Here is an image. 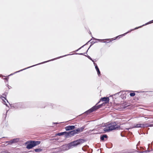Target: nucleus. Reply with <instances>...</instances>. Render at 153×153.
Segmentation results:
<instances>
[{"mask_svg":"<svg viewBox=\"0 0 153 153\" xmlns=\"http://www.w3.org/2000/svg\"><path fill=\"white\" fill-rule=\"evenodd\" d=\"M86 141L83 139H79L73 141L68 144H66L62 146L61 147L62 150L63 151L68 150L70 149L76 147L79 145L82 144Z\"/></svg>","mask_w":153,"mask_h":153,"instance_id":"obj_1","label":"nucleus"},{"mask_svg":"<svg viewBox=\"0 0 153 153\" xmlns=\"http://www.w3.org/2000/svg\"><path fill=\"white\" fill-rule=\"evenodd\" d=\"M71 55V54H68L65 55H64V56H60L58 57L57 58H54V59H51V60H48L47 61H45V62H41V63L37 64L34 65H32V66H31L28 67H27V68H24V69H22L21 70H19V71H16V72H15L14 73H13L11 74L10 75H9L8 76H11L13 75V74H16V73L19 72H20V71H22L23 70H26V69H28L29 68H31V67H33L35 66L36 65H40V64H43V63H46V62H50V61H53V60H54L55 59H59V58H62V57H64V56H68V55Z\"/></svg>","mask_w":153,"mask_h":153,"instance_id":"obj_2","label":"nucleus"},{"mask_svg":"<svg viewBox=\"0 0 153 153\" xmlns=\"http://www.w3.org/2000/svg\"><path fill=\"white\" fill-rule=\"evenodd\" d=\"M11 108H13L15 109L23 108L24 107V103L22 102H17L10 104L9 102Z\"/></svg>","mask_w":153,"mask_h":153,"instance_id":"obj_3","label":"nucleus"},{"mask_svg":"<svg viewBox=\"0 0 153 153\" xmlns=\"http://www.w3.org/2000/svg\"><path fill=\"white\" fill-rule=\"evenodd\" d=\"M108 127L109 128L110 131H111L113 130L118 129L120 128V126H119L117 125V123L115 122H112L111 125H109Z\"/></svg>","mask_w":153,"mask_h":153,"instance_id":"obj_4","label":"nucleus"},{"mask_svg":"<svg viewBox=\"0 0 153 153\" xmlns=\"http://www.w3.org/2000/svg\"><path fill=\"white\" fill-rule=\"evenodd\" d=\"M25 145L26 146V148L28 149H30L34 147L32 140H30L27 141L25 143Z\"/></svg>","mask_w":153,"mask_h":153,"instance_id":"obj_5","label":"nucleus"},{"mask_svg":"<svg viewBox=\"0 0 153 153\" xmlns=\"http://www.w3.org/2000/svg\"><path fill=\"white\" fill-rule=\"evenodd\" d=\"M135 30V29H131L130 30L128 31L127 32L123 34L120 35L118 36H117L115 38H115L114 39V38L111 39H112V40H115L116 39H117L118 38H120L122 37L123 36H125L126 34H127L128 33H130L131 31L134 30Z\"/></svg>","mask_w":153,"mask_h":153,"instance_id":"obj_6","label":"nucleus"},{"mask_svg":"<svg viewBox=\"0 0 153 153\" xmlns=\"http://www.w3.org/2000/svg\"><path fill=\"white\" fill-rule=\"evenodd\" d=\"M75 128V126H68L65 127V129L66 131H69L73 130Z\"/></svg>","mask_w":153,"mask_h":153,"instance_id":"obj_7","label":"nucleus"},{"mask_svg":"<svg viewBox=\"0 0 153 153\" xmlns=\"http://www.w3.org/2000/svg\"><path fill=\"white\" fill-rule=\"evenodd\" d=\"M108 138V137L106 134H102L100 136V140L101 141H104L107 140Z\"/></svg>","mask_w":153,"mask_h":153,"instance_id":"obj_8","label":"nucleus"},{"mask_svg":"<svg viewBox=\"0 0 153 153\" xmlns=\"http://www.w3.org/2000/svg\"><path fill=\"white\" fill-rule=\"evenodd\" d=\"M101 100L102 101L104 102L105 103H108L109 102V99L108 97H104L101 98L100 101Z\"/></svg>","mask_w":153,"mask_h":153,"instance_id":"obj_9","label":"nucleus"},{"mask_svg":"<svg viewBox=\"0 0 153 153\" xmlns=\"http://www.w3.org/2000/svg\"><path fill=\"white\" fill-rule=\"evenodd\" d=\"M94 111H95L94 110V107L93 106L91 108L85 112L84 113V114H86V115H88Z\"/></svg>","mask_w":153,"mask_h":153,"instance_id":"obj_10","label":"nucleus"},{"mask_svg":"<svg viewBox=\"0 0 153 153\" xmlns=\"http://www.w3.org/2000/svg\"><path fill=\"white\" fill-rule=\"evenodd\" d=\"M19 141V139L16 138L13 139L9 141L10 144H12L18 142Z\"/></svg>","mask_w":153,"mask_h":153,"instance_id":"obj_11","label":"nucleus"},{"mask_svg":"<svg viewBox=\"0 0 153 153\" xmlns=\"http://www.w3.org/2000/svg\"><path fill=\"white\" fill-rule=\"evenodd\" d=\"M92 39H93V40H98L99 41L101 42H104V43H108L111 42L112 41V40H110V41H109V42H107V41H104L105 40V39H96L94 37H92L91 39L92 40Z\"/></svg>","mask_w":153,"mask_h":153,"instance_id":"obj_12","label":"nucleus"},{"mask_svg":"<svg viewBox=\"0 0 153 153\" xmlns=\"http://www.w3.org/2000/svg\"><path fill=\"white\" fill-rule=\"evenodd\" d=\"M94 65L95 66V69L97 72L98 75L99 76L100 75V71L99 69L98 68L97 64L96 63H94Z\"/></svg>","mask_w":153,"mask_h":153,"instance_id":"obj_13","label":"nucleus"},{"mask_svg":"<svg viewBox=\"0 0 153 153\" xmlns=\"http://www.w3.org/2000/svg\"><path fill=\"white\" fill-rule=\"evenodd\" d=\"M153 23V20H151L149 22H147L145 24H144L143 25H142V26H139L138 27H136L135 28H134V29H137L139 28H140L141 27H142L143 26H144L145 25H148L149 24H151V23Z\"/></svg>","mask_w":153,"mask_h":153,"instance_id":"obj_14","label":"nucleus"},{"mask_svg":"<svg viewBox=\"0 0 153 153\" xmlns=\"http://www.w3.org/2000/svg\"><path fill=\"white\" fill-rule=\"evenodd\" d=\"M142 128H145V127H153V124H149L146 123H145L144 124H142Z\"/></svg>","mask_w":153,"mask_h":153,"instance_id":"obj_15","label":"nucleus"},{"mask_svg":"<svg viewBox=\"0 0 153 153\" xmlns=\"http://www.w3.org/2000/svg\"><path fill=\"white\" fill-rule=\"evenodd\" d=\"M116 95H118L120 96L124 100V97H122V92L121 91L113 95V96H115Z\"/></svg>","mask_w":153,"mask_h":153,"instance_id":"obj_16","label":"nucleus"},{"mask_svg":"<svg viewBox=\"0 0 153 153\" xmlns=\"http://www.w3.org/2000/svg\"><path fill=\"white\" fill-rule=\"evenodd\" d=\"M34 147L40 144L41 141H34L32 140Z\"/></svg>","mask_w":153,"mask_h":153,"instance_id":"obj_17","label":"nucleus"},{"mask_svg":"<svg viewBox=\"0 0 153 153\" xmlns=\"http://www.w3.org/2000/svg\"><path fill=\"white\" fill-rule=\"evenodd\" d=\"M8 90L7 91H5L4 94H3V96H5V97H3V98H4L5 100H6V101H7V102L9 103L7 100V99L6 98V96L8 94Z\"/></svg>","mask_w":153,"mask_h":153,"instance_id":"obj_18","label":"nucleus"},{"mask_svg":"<svg viewBox=\"0 0 153 153\" xmlns=\"http://www.w3.org/2000/svg\"><path fill=\"white\" fill-rule=\"evenodd\" d=\"M142 124H137L136 125H134L132 127V128H142Z\"/></svg>","mask_w":153,"mask_h":153,"instance_id":"obj_19","label":"nucleus"},{"mask_svg":"<svg viewBox=\"0 0 153 153\" xmlns=\"http://www.w3.org/2000/svg\"><path fill=\"white\" fill-rule=\"evenodd\" d=\"M100 102V101H99L95 105L93 106V107H94V110L95 111L100 108V107L98 106V105H97L98 104H99Z\"/></svg>","mask_w":153,"mask_h":153,"instance_id":"obj_20","label":"nucleus"},{"mask_svg":"<svg viewBox=\"0 0 153 153\" xmlns=\"http://www.w3.org/2000/svg\"><path fill=\"white\" fill-rule=\"evenodd\" d=\"M68 132L69 134L71 137L74 136V135L75 134L74 130H72L70 131H68Z\"/></svg>","mask_w":153,"mask_h":153,"instance_id":"obj_21","label":"nucleus"},{"mask_svg":"<svg viewBox=\"0 0 153 153\" xmlns=\"http://www.w3.org/2000/svg\"><path fill=\"white\" fill-rule=\"evenodd\" d=\"M65 136L66 138L71 137L69 134L68 131H65Z\"/></svg>","mask_w":153,"mask_h":153,"instance_id":"obj_22","label":"nucleus"},{"mask_svg":"<svg viewBox=\"0 0 153 153\" xmlns=\"http://www.w3.org/2000/svg\"><path fill=\"white\" fill-rule=\"evenodd\" d=\"M74 132L75 133V134H78L79 133L81 132L79 128L76 129H74Z\"/></svg>","mask_w":153,"mask_h":153,"instance_id":"obj_23","label":"nucleus"},{"mask_svg":"<svg viewBox=\"0 0 153 153\" xmlns=\"http://www.w3.org/2000/svg\"><path fill=\"white\" fill-rule=\"evenodd\" d=\"M8 111V110L6 111L5 112H4V113H3V118H4V120H5L7 114V113Z\"/></svg>","mask_w":153,"mask_h":153,"instance_id":"obj_24","label":"nucleus"},{"mask_svg":"<svg viewBox=\"0 0 153 153\" xmlns=\"http://www.w3.org/2000/svg\"><path fill=\"white\" fill-rule=\"evenodd\" d=\"M65 131L57 133L56 134V135L61 136L65 135Z\"/></svg>","mask_w":153,"mask_h":153,"instance_id":"obj_25","label":"nucleus"},{"mask_svg":"<svg viewBox=\"0 0 153 153\" xmlns=\"http://www.w3.org/2000/svg\"><path fill=\"white\" fill-rule=\"evenodd\" d=\"M42 149H41L40 148L39 149H34V151L36 152H39L42 151Z\"/></svg>","mask_w":153,"mask_h":153,"instance_id":"obj_26","label":"nucleus"},{"mask_svg":"<svg viewBox=\"0 0 153 153\" xmlns=\"http://www.w3.org/2000/svg\"><path fill=\"white\" fill-rule=\"evenodd\" d=\"M104 131L105 132H110L108 127H105L103 128Z\"/></svg>","mask_w":153,"mask_h":153,"instance_id":"obj_27","label":"nucleus"},{"mask_svg":"<svg viewBox=\"0 0 153 153\" xmlns=\"http://www.w3.org/2000/svg\"><path fill=\"white\" fill-rule=\"evenodd\" d=\"M122 108L123 109H125L128 106H129L128 105H127L126 104H123L122 105Z\"/></svg>","mask_w":153,"mask_h":153,"instance_id":"obj_28","label":"nucleus"},{"mask_svg":"<svg viewBox=\"0 0 153 153\" xmlns=\"http://www.w3.org/2000/svg\"><path fill=\"white\" fill-rule=\"evenodd\" d=\"M85 128V126H83L80 128H79L80 132H81L82 131H83V130Z\"/></svg>","mask_w":153,"mask_h":153,"instance_id":"obj_29","label":"nucleus"},{"mask_svg":"<svg viewBox=\"0 0 153 153\" xmlns=\"http://www.w3.org/2000/svg\"><path fill=\"white\" fill-rule=\"evenodd\" d=\"M129 95L131 97H134L135 95V93L134 92H131L130 93Z\"/></svg>","mask_w":153,"mask_h":153,"instance_id":"obj_30","label":"nucleus"},{"mask_svg":"<svg viewBox=\"0 0 153 153\" xmlns=\"http://www.w3.org/2000/svg\"><path fill=\"white\" fill-rule=\"evenodd\" d=\"M84 46V45H83L82 46H81V47L77 49V50L74 51H73L74 52H76L78 51L79 50L81 49L82 48H83Z\"/></svg>","mask_w":153,"mask_h":153,"instance_id":"obj_31","label":"nucleus"},{"mask_svg":"<svg viewBox=\"0 0 153 153\" xmlns=\"http://www.w3.org/2000/svg\"><path fill=\"white\" fill-rule=\"evenodd\" d=\"M96 42H97L96 41L94 42V41H92L91 42V45H90V47H89V48H90L91 47V46L92 45H93L94 43H96Z\"/></svg>","mask_w":153,"mask_h":153,"instance_id":"obj_32","label":"nucleus"},{"mask_svg":"<svg viewBox=\"0 0 153 153\" xmlns=\"http://www.w3.org/2000/svg\"><path fill=\"white\" fill-rule=\"evenodd\" d=\"M3 79L4 80H5L6 81H6H5V82L6 83V82H7V83H8V79H9V77H5V78H3Z\"/></svg>","mask_w":153,"mask_h":153,"instance_id":"obj_33","label":"nucleus"},{"mask_svg":"<svg viewBox=\"0 0 153 153\" xmlns=\"http://www.w3.org/2000/svg\"><path fill=\"white\" fill-rule=\"evenodd\" d=\"M85 56H86L90 60H92V59L89 56L87 55H85Z\"/></svg>","mask_w":153,"mask_h":153,"instance_id":"obj_34","label":"nucleus"},{"mask_svg":"<svg viewBox=\"0 0 153 153\" xmlns=\"http://www.w3.org/2000/svg\"><path fill=\"white\" fill-rule=\"evenodd\" d=\"M6 85V86L9 89H11V88H12V87H11L10 86H9V85H8V83H7V84Z\"/></svg>","mask_w":153,"mask_h":153,"instance_id":"obj_35","label":"nucleus"},{"mask_svg":"<svg viewBox=\"0 0 153 153\" xmlns=\"http://www.w3.org/2000/svg\"><path fill=\"white\" fill-rule=\"evenodd\" d=\"M95 130V129H94L92 130H90L88 131V132L89 133H91L92 131H94Z\"/></svg>","mask_w":153,"mask_h":153,"instance_id":"obj_36","label":"nucleus"},{"mask_svg":"<svg viewBox=\"0 0 153 153\" xmlns=\"http://www.w3.org/2000/svg\"><path fill=\"white\" fill-rule=\"evenodd\" d=\"M126 94L125 93H124V94H122V97L123 98L124 97V99H125L126 98Z\"/></svg>","mask_w":153,"mask_h":153,"instance_id":"obj_37","label":"nucleus"},{"mask_svg":"<svg viewBox=\"0 0 153 153\" xmlns=\"http://www.w3.org/2000/svg\"><path fill=\"white\" fill-rule=\"evenodd\" d=\"M84 53H76V54H78V55H85L84 54Z\"/></svg>","mask_w":153,"mask_h":153,"instance_id":"obj_38","label":"nucleus"},{"mask_svg":"<svg viewBox=\"0 0 153 153\" xmlns=\"http://www.w3.org/2000/svg\"><path fill=\"white\" fill-rule=\"evenodd\" d=\"M112 96H113V97H118L119 96L118 95H116L115 96H113L112 95Z\"/></svg>","mask_w":153,"mask_h":153,"instance_id":"obj_39","label":"nucleus"},{"mask_svg":"<svg viewBox=\"0 0 153 153\" xmlns=\"http://www.w3.org/2000/svg\"><path fill=\"white\" fill-rule=\"evenodd\" d=\"M106 103H105V102H103L102 104H100L102 105L101 106H102L104 105Z\"/></svg>","mask_w":153,"mask_h":153,"instance_id":"obj_40","label":"nucleus"},{"mask_svg":"<svg viewBox=\"0 0 153 153\" xmlns=\"http://www.w3.org/2000/svg\"><path fill=\"white\" fill-rule=\"evenodd\" d=\"M131 128H132H132H126V129L128 130H129V129H131Z\"/></svg>","mask_w":153,"mask_h":153,"instance_id":"obj_41","label":"nucleus"},{"mask_svg":"<svg viewBox=\"0 0 153 153\" xmlns=\"http://www.w3.org/2000/svg\"><path fill=\"white\" fill-rule=\"evenodd\" d=\"M110 39H105V40H106V41L107 42H109V41H110L111 40H109Z\"/></svg>","mask_w":153,"mask_h":153,"instance_id":"obj_42","label":"nucleus"},{"mask_svg":"<svg viewBox=\"0 0 153 153\" xmlns=\"http://www.w3.org/2000/svg\"><path fill=\"white\" fill-rule=\"evenodd\" d=\"M91 40H90V41H88L87 43H86L84 45H84V46L86 45H87L88 44V43L90 41H91Z\"/></svg>","mask_w":153,"mask_h":153,"instance_id":"obj_43","label":"nucleus"},{"mask_svg":"<svg viewBox=\"0 0 153 153\" xmlns=\"http://www.w3.org/2000/svg\"><path fill=\"white\" fill-rule=\"evenodd\" d=\"M2 100L3 101V103L4 104H5V103H6V102L4 100Z\"/></svg>","mask_w":153,"mask_h":153,"instance_id":"obj_44","label":"nucleus"},{"mask_svg":"<svg viewBox=\"0 0 153 153\" xmlns=\"http://www.w3.org/2000/svg\"><path fill=\"white\" fill-rule=\"evenodd\" d=\"M82 149L84 151H85V148H84V147H83L82 148Z\"/></svg>","mask_w":153,"mask_h":153,"instance_id":"obj_45","label":"nucleus"},{"mask_svg":"<svg viewBox=\"0 0 153 153\" xmlns=\"http://www.w3.org/2000/svg\"><path fill=\"white\" fill-rule=\"evenodd\" d=\"M91 60V61H92V62H93V64H94V63H95L94 62V60H93V59H92V60Z\"/></svg>","mask_w":153,"mask_h":153,"instance_id":"obj_46","label":"nucleus"},{"mask_svg":"<svg viewBox=\"0 0 153 153\" xmlns=\"http://www.w3.org/2000/svg\"><path fill=\"white\" fill-rule=\"evenodd\" d=\"M90 48H88V50H87V51H86V52L85 53H87L88 51V50H89V49Z\"/></svg>","mask_w":153,"mask_h":153,"instance_id":"obj_47","label":"nucleus"},{"mask_svg":"<svg viewBox=\"0 0 153 153\" xmlns=\"http://www.w3.org/2000/svg\"><path fill=\"white\" fill-rule=\"evenodd\" d=\"M98 106L100 107V108H101L102 106H101V105H101V104H99V105H98Z\"/></svg>","mask_w":153,"mask_h":153,"instance_id":"obj_48","label":"nucleus"},{"mask_svg":"<svg viewBox=\"0 0 153 153\" xmlns=\"http://www.w3.org/2000/svg\"><path fill=\"white\" fill-rule=\"evenodd\" d=\"M5 105H6V106H7L8 107V105H7V104H6V103H5Z\"/></svg>","mask_w":153,"mask_h":153,"instance_id":"obj_49","label":"nucleus"},{"mask_svg":"<svg viewBox=\"0 0 153 153\" xmlns=\"http://www.w3.org/2000/svg\"><path fill=\"white\" fill-rule=\"evenodd\" d=\"M53 123V124H58V123Z\"/></svg>","mask_w":153,"mask_h":153,"instance_id":"obj_50","label":"nucleus"},{"mask_svg":"<svg viewBox=\"0 0 153 153\" xmlns=\"http://www.w3.org/2000/svg\"><path fill=\"white\" fill-rule=\"evenodd\" d=\"M89 34H91V32L90 31L89 32Z\"/></svg>","mask_w":153,"mask_h":153,"instance_id":"obj_51","label":"nucleus"},{"mask_svg":"<svg viewBox=\"0 0 153 153\" xmlns=\"http://www.w3.org/2000/svg\"><path fill=\"white\" fill-rule=\"evenodd\" d=\"M0 75L1 76H3H3H4V77H5V76H3V75Z\"/></svg>","mask_w":153,"mask_h":153,"instance_id":"obj_52","label":"nucleus"},{"mask_svg":"<svg viewBox=\"0 0 153 153\" xmlns=\"http://www.w3.org/2000/svg\"><path fill=\"white\" fill-rule=\"evenodd\" d=\"M140 152V153H143V152Z\"/></svg>","mask_w":153,"mask_h":153,"instance_id":"obj_53","label":"nucleus"},{"mask_svg":"<svg viewBox=\"0 0 153 153\" xmlns=\"http://www.w3.org/2000/svg\"><path fill=\"white\" fill-rule=\"evenodd\" d=\"M121 136L122 137H124V136L123 135H122L121 134Z\"/></svg>","mask_w":153,"mask_h":153,"instance_id":"obj_54","label":"nucleus"},{"mask_svg":"<svg viewBox=\"0 0 153 153\" xmlns=\"http://www.w3.org/2000/svg\"><path fill=\"white\" fill-rule=\"evenodd\" d=\"M93 134H97V133H93Z\"/></svg>","mask_w":153,"mask_h":153,"instance_id":"obj_55","label":"nucleus"},{"mask_svg":"<svg viewBox=\"0 0 153 153\" xmlns=\"http://www.w3.org/2000/svg\"><path fill=\"white\" fill-rule=\"evenodd\" d=\"M136 92H137V93H139V92L138 91H136Z\"/></svg>","mask_w":153,"mask_h":153,"instance_id":"obj_56","label":"nucleus"},{"mask_svg":"<svg viewBox=\"0 0 153 153\" xmlns=\"http://www.w3.org/2000/svg\"><path fill=\"white\" fill-rule=\"evenodd\" d=\"M137 149H138V148L137 147Z\"/></svg>","mask_w":153,"mask_h":153,"instance_id":"obj_57","label":"nucleus"},{"mask_svg":"<svg viewBox=\"0 0 153 153\" xmlns=\"http://www.w3.org/2000/svg\"><path fill=\"white\" fill-rule=\"evenodd\" d=\"M141 92H144V91H142Z\"/></svg>","mask_w":153,"mask_h":153,"instance_id":"obj_58","label":"nucleus"},{"mask_svg":"<svg viewBox=\"0 0 153 153\" xmlns=\"http://www.w3.org/2000/svg\"><path fill=\"white\" fill-rule=\"evenodd\" d=\"M149 145H150V144H148V146H149Z\"/></svg>","mask_w":153,"mask_h":153,"instance_id":"obj_59","label":"nucleus"}]
</instances>
